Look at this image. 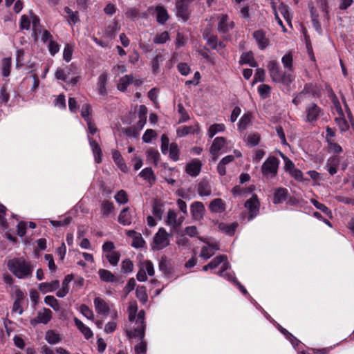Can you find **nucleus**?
Masks as SVG:
<instances>
[{"mask_svg":"<svg viewBox=\"0 0 354 354\" xmlns=\"http://www.w3.org/2000/svg\"><path fill=\"white\" fill-rule=\"evenodd\" d=\"M241 64H248L251 67H257L258 64L253 57L252 52L243 53L240 57Z\"/></svg>","mask_w":354,"mask_h":354,"instance_id":"obj_24","label":"nucleus"},{"mask_svg":"<svg viewBox=\"0 0 354 354\" xmlns=\"http://www.w3.org/2000/svg\"><path fill=\"white\" fill-rule=\"evenodd\" d=\"M160 156L159 152L154 148H150L147 151V160L151 161L155 165H158Z\"/></svg>","mask_w":354,"mask_h":354,"instance_id":"obj_45","label":"nucleus"},{"mask_svg":"<svg viewBox=\"0 0 354 354\" xmlns=\"http://www.w3.org/2000/svg\"><path fill=\"white\" fill-rule=\"evenodd\" d=\"M278 10L280 12L281 15L283 17L285 20L288 23H291V15L289 11V8L288 6L283 4V3H280L278 7Z\"/></svg>","mask_w":354,"mask_h":354,"instance_id":"obj_49","label":"nucleus"},{"mask_svg":"<svg viewBox=\"0 0 354 354\" xmlns=\"http://www.w3.org/2000/svg\"><path fill=\"white\" fill-rule=\"evenodd\" d=\"M169 234L165 228L160 227L153 236V250H161L169 245Z\"/></svg>","mask_w":354,"mask_h":354,"instance_id":"obj_6","label":"nucleus"},{"mask_svg":"<svg viewBox=\"0 0 354 354\" xmlns=\"http://www.w3.org/2000/svg\"><path fill=\"white\" fill-rule=\"evenodd\" d=\"M199 131L200 127L198 124L196 123L194 125L180 127L177 129L176 133L178 137H184L188 134L198 133Z\"/></svg>","mask_w":354,"mask_h":354,"instance_id":"obj_17","label":"nucleus"},{"mask_svg":"<svg viewBox=\"0 0 354 354\" xmlns=\"http://www.w3.org/2000/svg\"><path fill=\"white\" fill-rule=\"evenodd\" d=\"M271 87L268 84H261L258 87V92L262 99H266L270 96Z\"/></svg>","mask_w":354,"mask_h":354,"instance_id":"obj_56","label":"nucleus"},{"mask_svg":"<svg viewBox=\"0 0 354 354\" xmlns=\"http://www.w3.org/2000/svg\"><path fill=\"white\" fill-rule=\"evenodd\" d=\"M64 11L68 15L67 20L70 25L75 24L80 21L77 11L74 12L69 7H65Z\"/></svg>","mask_w":354,"mask_h":354,"instance_id":"obj_40","label":"nucleus"},{"mask_svg":"<svg viewBox=\"0 0 354 354\" xmlns=\"http://www.w3.org/2000/svg\"><path fill=\"white\" fill-rule=\"evenodd\" d=\"M139 176L144 180H147L150 185L153 184L156 180L153 171L151 167H146L143 169L140 172Z\"/></svg>","mask_w":354,"mask_h":354,"instance_id":"obj_27","label":"nucleus"},{"mask_svg":"<svg viewBox=\"0 0 354 354\" xmlns=\"http://www.w3.org/2000/svg\"><path fill=\"white\" fill-rule=\"evenodd\" d=\"M324 110L316 103L311 102L305 107V121L307 123L315 124L319 118L323 115Z\"/></svg>","mask_w":354,"mask_h":354,"instance_id":"obj_5","label":"nucleus"},{"mask_svg":"<svg viewBox=\"0 0 354 354\" xmlns=\"http://www.w3.org/2000/svg\"><path fill=\"white\" fill-rule=\"evenodd\" d=\"M59 287V280H53L50 282H44L41 283L38 288L39 291H41L42 293L45 294L48 292H53L57 289H58Z\"/></svg>","mask_w":354,"mask_h":354,"instance_id":"obj_20","label":"nucleus"},{"mask_svg":"<svg viewBox=\"0 0 354 354\" xmlns=\"http://www.w3.org/2000/svg\"><path fill=\"white\" fill-rule=\"evenodd\" d=\"M159 268L165 274H170L172 271L171 263L165 257L161 259L159 263Z\"/></svg>","mask_w":354,"mask_h":354,"instance_id":"obj_50","label":"nucleus"},{"mask_svg":"<svg viewBox=\"0 0 354 354\" xmlns=\"http://www.w3.org/2000/svg\"><path fill=\"white\" fill-rule=\"evenodd\" d=\"M288 191L286 188L279 187L274 193L273 203L274 204L281 203L286 200Z\"/></svg>","mask_w":354,"mask_h":354,"instance_id":"obj_25","label":"nucleus"},{"mask_svg":"<svg viewBox=\"0 0 354 354\" xmlns=\"http://www.w3.org/2000/svg\"><path fill=\"white\" fill-rule=\"evenodd\" d=\"M205 207L201 202H194L191 205V212L192 216L196 220H200L203 217Z\"/></svg>","mask_w":354,"mask_h":354,"instance_id":"obj_19","label":"nucleus"},{"mask_svg":"<svg viewBox=\"0 0 354 354\" xmlns=\"http://www.w3.org/2000/svg\"><path fill=\"white\" fill-rule=\"evenodd\" d=\"M80 310L85 317H86L88 319L93 320V312L88 306H87L85 304H82L80 307Z\"/></svg>","mask_w":354,"mask_h":354,"instance_id":"obj_60","label":"nucleus"},{"mask_svg":"<svg viewBox=\"0 0 354 354\" xmlns=\"http://www.w3.org/2000/svg\"><path fill=\"white\" fill-rule=\"evenodd\" d=\"M341 131L344 132L349 129V124L344 116L336 117L335 119Z\"/></svg>","mask_w":354,"mask_h":354,"instance_id":"obj_55","label":"nucleus"},{"mask_svg":"<svg viewBox=\"0 0 354 354\" xmlns=\"http://www.w3.org/2000/svg\"><path fill=\"white\" fill-rule=\"evenodd\" d=\"M106 258L107 259L110 264H111L113 266H115L118 265L120 261V253L118 251H113L110 253H108L106 255Z\"/></svg>","mask_w":354,"mask_h":354,"instance_id":"obj_51","label":"nucleus"},{"mask_svg":"<svg viewBox=\"0 0 354 354\" xmlns=\"http://www.w3.org/2000/svg\"><path fill=\"white\" fill-rule=\"evenodd\" d=\"M52 311L49 308H43L38 311L37 317L30 321L32 325L37 324H48L52 319Z\"/></svg>","mask_w":354,"mask_h":354,"instance_id":"obj_9","label":"nucleus"},{"mask_svg":"<svg viewBox=\"0 0 354 354\" xmlns=\"http://www.w3.org/2000/svg\"><path fill=\"white\" fill-rule=\"evenodd\" d=\"M112 158L114 162L118 165L122 171L127 172L128 171V168L124 161V159L118 151L113 150L112 151Z\"/></svg>","mask_w":354,"mask_h":354,"instance_id":"obj_26","label":"nucleus"},{"mask_svg":"<svg viewBox=\"0 0 354 354\" xmlns=\"http://www.w3.org/2000/svg\"><path fill=\"white\" fill-rule=\"evenodd\" d=\"M95 311L99 315L107 316L111 310V306L103 299L95 297L93 301Z\"/></svg>","mask_w":354,"mask_h":354,"instance_id":"obj_10","label":"nucleus"},{"mask_svg":"<svg viewBox=\"0 0 354 354\" xmlns=\"http://www.w3.org/2000/svg\"><path fill=\"white\" fill-rule=\"evenodd\" d=\"M260 138V135L258 133L250 134L247 138V142L250 147H254L259 145Z\"/></svg>","mask_w":354,"mask_h":354,"instance_id":"obj_63","label":"nucleus"},{"mask_svg":"<svg viewBox=\"0 0 354 354\" xmlns=\"http://www.w3.org/2000/svg\"><path fill=\"white\" fill-rule=\"evenodd\" d=\"M194 0H176V8L177 10V16L180 17L184 21L189 18L190 11L189 6Z\"/></svg>","mask_w":354,"mask_h":354,"instance_id":"obj_8","label":"nucleus"},{"mask_svg":"<svg viewBox=\"0 0 354 354\" xmlns=\"http://www.w3.org/2000/svg\"><path fill=\"white\" fill-rule=\"evenodd\" d=\"M201 161L198 159H194L187 164L185 171L192 176H197L201 172Z\"/></svg>","mask_w":354,"mask_h":354,"instance_id":"obj_15","label":"nucleus"},{"mask_svg":"<svg viewBox=\"0 0 354 354\" xmlns=\"http://www.w3.org/2000/svg\"><path fill=\"white\" fill-rule=\"evenodd\" d=\"M238 226L236 223H232L231 224L220 223L219 228L225 234L232 236Z\"/></svg>","mask_w":354,"mask_h":354,"instance_id":"obj_44","label":"nucleus"},{"mask_svg":"<svg viewBox=\"0 0 354 354\" xmlns=\"http://www.w3.org/2000/svg\"><path fill=\"white\" fill-rule=\"evenodd\" d=\"M167 225L171 227L174 229L179 227L183 222V218H177V214L174 209H169L167 212V218L165 220Z\"/></svg>","mask_w":354,"mask_h":354,"instance_id":"obj_11","label":"nucleus"},{"mask_svg":"<svg viewBox=\"0 0 354 354\" xmlns=\"http://www.w3.org/2000/svg\"><path fill=\"white\" fill-rule=\"evenodd\" d=\"M253 37L256 40L259 48L263 50L269 45V39L266 37L263 30H257L253 32Z\"/></svg>","mask_w":354,"mask_h":354,"instance_id":"obj_16","label":"nucleus"},{"mask_svg":"<svg viewBox=\"0 0 354 354\" xmlns=\"http://www.w3.org/2000/svg\"><path fill=\"white\" fill-rule=\"evenodd\" d=\"M301 93L304 95H310L313 97H317L319 95V89L315 84L308 83L304 85Z\"/></svg>","mask_w":354,"mask_h":354,"instance_id":"obj_34","label":"nucleus"},{"mask_svg":"<svg viewBox=\"0 0 354 354\" xmlns=\"http://www.w3.org/2000/svg\"><path fill=\"white\" fill-rule=\"evenodd\" d=\"M44 302L50 306L54 310L59 311L60 305L59 301L54 296L48 295L44 298Z\"/></svg>","mask_w":354,"mask_h":354,"instance_id":"obj_47","label":"nucleus"},{"mask_svg":"<svg viewBox=\"0 0 354 354\" xmlns=\"http://www.w3.org/2000/svg\"><path fill=\"white\" fill-rule=\"evenodd\" d=\"M138 306L136 303H130L128 307L129 320L131 323L129 328L126 330L127 335L129 338L135 337L137 335L143 337L145 333V313L141 310L138 315H136Z\"/></svg>","mask_w":354,"mask_h":354,"instance_id":"obj_1","label":"nucleus"},{"mask_svg":"<svg viewBox=\"0 0 354 354\" xmlns=\"http://www.w3.org/2000/svg\"><path fill=\"white\" fill-rule=\"evenodd\" d=\"M12 65L11 57H5L1 61V75L3 77H8L10 73V68Z\"/></svg>","mask_w":354,"mask_h":354,"instance_id":"obj_38","label":"nucleus"},{"mask_svg":"<svg viewBox=\"0 0 354 354\" xmlns=\"http://www.w3.org/2000/svg\"><path fill=\"white\" fill-rule=\"evenodd\" d=\"M115 199L116 202L120 204H126L129 201L127 194L123 189L118 192L115 196Z\"/></svg>","mask_w":354,"mask_h":354,"instance_id":"obj_58","label":"nucleus"},{"mask_svg":"<svg viewBox=\"0 0 354 354\" xmlns=\"http://www.w3.org/2000/svg\"><path fill=\"white\" fill-rule=\"evenodd\" d=\"M74 323L77 329L84 335V337L87 339L93 337V334L92 330L84 324V323L78 318H74Z\"/></svg>","mask_w":354,"mask_h":354,"instance_id":"obj_23","label":"nucleus"},{"mask_svg":"<svg viewBox=\"0 0 354 354\" xmlns=\"http://www.w3.org/2000/svg\"><path fill=\"white\" fill-rule=\"evenodd\" d=\"M137 298L142 304H146L148 301V295L147 294L146 288L144 286H139L136 290Z\"/></svg>","mask_w":354,"mask_h":354,"instance_id":"obj_43","label":"nucleus"},{"mask_svg":"<svg viewBox=\"0 0 354 354\" xmlns=\"http://www.w3.org/2000/svg\"><path fill=\"white\" fill-rule=\"evenodd\" d=\"M268 69L273 82L289 85L292 82V76L288 72H283L276 60H271L268 64Z\"/></svg>","mask_w":354,"mask_h":354,"instance_id":"obj_3","label":"nucleus"},{"mask_svg":"<svg viewBox=\"0 0 354 354\" xmlns=\"http://www.w3.org/2000/svg\"><path fill=\"white\" fill-rule=\"evenodd\" d=\"M168 152L169 157L173 161H178L179 160L180 150L178 145L176 142H172L170 144Z\"/></svg>","mask_w":354,"mask_h":354,"instance_id":"obj_41","label":"nucleus"},{"mask_svg":"<svg viewBox=\"0 0 354 354\" xmlns=\"http://www.w3.org/2000/svg\"><path fill=\"white\" fill-rule=\"evenodd\" d=\"M227 259V257L223 254L218 255L216 257H214L210 262V265L213 269L216 268L218 266H219L223 261H225Z\"/></svg>","mask_w":354,"mask_h":354,"instance_id":"obj_64","label":"nucleus"},{"mask_svg":"<svg viewBox=\"0 0 354 354\" xmlns=\"http://www.w3.org/2000/svg\"><path fill=\"white\" fill-rule=\"evenodd\" d=\"M72 66L73 64L69 66H66V68H58L55 73V77L59 80L67 82V77L71 73Z\"/></svg>","mask_w":354,"mask_h":354,"instance_id":"obj_33","label":"nucleus"},{"mask_svg":"<svg viewBox=\"0 0 354 354\" xmlns=\"http://www.w3.org/2000/svg\"><path fill=\"white\" fill-rule=\"evenodd\" d=\"M225 129L223 124H214L211 125L207 131V135L212 138L217 133L223 132Z\"/></svg>","mask_w":354,"mask_h":354,"instance_id":"obj_42","label":"nucleus"},{"mask_svg":"<svg viewBox=\"0 0 354 354\" xmlns=\"http://www.w3.org/2000/svg\"><path fill=\"white\" fill-rule=\"evenodd\" d=\"M152 213L155 217L160 220L163 213L162 205L160 203L155 202L153 204Z\"/></svg>","mask_w":354,"mask_h":354,"instance_id":"obj_62","label":"nucleus"},{"mask_svg":"<svg viewBox=\"0 0 354 354\" xmlns=\"http://www.w3.org/2000/svg\"><path fill=\"white\" fill-rule=\"evenodd\" d=\"M46 340L50 344H55L61 341L60 336L54 330H48L46 333Z\"/></svg>","mask_w":354,"mask_h":354,"instance_id":"obj_46","label":"nucleus"},{"mask_svg":"<svg viewBox=\"0 0 354 354\" xmlns=\"http://www.w3.org/2000/svg\"><path fill=\"white\" fill-rule=\"evenodd\" d=\"M107 82V75L105 73H102L97 80V90L98 93L104 96L106 95V85Z\"/></svg>","mask_w":354,"mask_h":354,"instance_id":"obj_31","label":"nucleus"},{"mask_svg":"<svg viewBox=\"0 0 354 354\" xmlns=\"http://www.w3.org/2000/svg\"><path fill=\"white\" fill-rule=\"evenodd\" d=\"M203 37L207 40V44L213 49H218V41L217 36L211 34L210 32H205Z\"/></svg>","mask_w":354,"mask_h":354,"instance_id":"obj_37","label":"nucleus"},{"mask_svg":"<svg viewBox=\"0 0 354 354\" xmlns=\"http://www.w3.org/2000/svg\"><path fill=\"white\" fill-rule=\"evenodd\" d=\"M281 62L284 68H287L290 71H293V59L291 53H286L285 55H283L281 59Z\"/></svg>","mask_w":354,"mask_h":354,"instance_id":"obj_48","label":"nucleus"},{"mask_svg":"<svg viewBox=\"0 0 354 354\" xmlns=\"http://www.w3.org/2000/svg\"><path fill=\"white\" fill-rule=\"evenodd\" d=\"M98 274L100 279L104 282H113L115 280V276L108 270L100 269Z\"/></svg>","mask_w":354,"mask_h":354,"instance_id":"obj_36","label":"nucleus"},{"mask_svg":"<svg viewBox=\"0 0 354 354\" xmlns=\"http://www.w3.org/2000/svg\"><path fill=\"white\" fill-rule=\"evenodd\" d=\"M279 160L275 156H269L261 166V173L267 178H272L277 174Z\"/></svg>","mask_w":354,"mask_h":354,"instance_id":"obj_4","label":"nucleus"},{"mask_svg":"<svg viewBox=\"0 0 354 354\" xmlns=\"http://www.w3.org/2000/svg\"><path fill=\"white\" fill-rule=\"evenodd\" d=\"M133 82V75H126L122 77L119 80V82L118 84V89L120 91L124 92L127 91V87L132 84Z\"/></svg>","mask_w":354,"mask_h":354,"instance_id":"obj_30","label":"nucleus"},{"mask_svg":"<svg viewBox=\"0 0 354 354\" xmlns=\"http://www.w3.org/2000/svg\"><path fill=\"white\" fill-rule=\"evenodd\" d=\"M234 27L233 21H229L228 16L223 14L219 17L218 31L221 33H226Z\"/></svg>","mask_w":354,"mask_h":354,"instance_id":"obj_13","label":"nucleus"},{"mask_svg":"<svg viewBox=\"0 0 354 354\" xmlns=\"http://www.w3.org/2000/svg\"><path fill=\"white\" fill-rule=\"evenodd\" d=\"M209 209L212 212L221 213L225 210V203L221 198H215L209 203Z\"/></svg>","mask_w":354,"mask_h":354,"instance_id":"obj_22","label":"nucleus"},{"mask_svg":"<svg viewBox=\"0 0 354 354\" xmlns=\"http://www.w3.org/2000/svg\"><path fill=\"white\" fill-rule=\"evenodd\" d=\"M8 270L17 278L26 279L32 276L33 266L24 258H13L8 261Z\"/></svg>","mask_w":354,"mask_h":354,"instance_id":"obj_2","label":"nucleus"},{"mask_svg":"<svg viewBox=\"0 0 354 354\" xmlns=\"http://www.w3.org/2000/svg\"><path fill=\"white\" fill-rule=\"evenodd\" d=\"M140 265L149 276L151 277L154 275L155 271L153 268V265L151 261L149 260H145L141 261L140 263Z\"/></svg>","mask_w":354,"mask_h":354,"instance_id":"obj_52","label":"nucleus"},{"mask_svg":"<svg viewBox=\"0 0 354 354\" xmlns=\"http://www.w3.org/2000/svg\"><path fill=\"white\" fill-rule=\"evenodd\" d=\"M165 60L164 55L159 53L156 57L151 60V70L153 74H157L159 71L160 64Z\"/></svg>","mask_w":354,"mask_h":354,"instance_id":"obj_35","label":"nucleus"},{"mask_svg":"<svg viewBox=\"0 0 354 354\" xmlns=\"http://www.w3.org/2000/svg\"><path fill=\"white\" fill-rule=\"evenodd\" d=\"M339 165V159L337 157H332L328 160L326 167L328 173L333 176L337 172V166Z\"/></svg>","mask_w":354,"mask_h":354,"instance_id":"obj_32","label":"nucleus"},{"mask_svg":"<svg viewBox=\"0 0 354 354\" xmlns=\"http://www.w3.org/2000/svg\"><path fill=\"white\" fill-rule=\"evenodd\" d=\"M217 250H218V248L216 245L203 246L201 249L200 256L205 259H208L214 254Z\"/></svg>","mask_w":354,"mask_h":354,"instance_id":"obj_29","label":"nucleus"},{"mask_svg":"<svg viewBox=\"0 0 354 354\" xmlns=\"http://www.w3.org/2000/svg\"><path fill=\"white\" fill-rule=\"evenodd\" d=\"M156 20L160 24H164L169 19V15L167 10L161 6L156 8Z\"/></svg>","mask_w":354,"mask_h":354,"instance_id":"obj_28","label":"nucleus"},{"mask_svg":"<svg viewBox=\"0 0 354 354\" xmlns=\"http://www.w3.org/2000/svg\"><path fill=\"white\" fill-rule=\"evenodd\" d=\"M244 205L248 213L247 216L248 221L253 220L259 214L260 202L257 194H253L250 198L245 201Z\"/></svg>","mask_w":354,"mask_h":354,"instance_id":"obj_7","label":"nucleus"},{"mask_svg":"<svg viewBox=\"0 0 354 354\" xmlns=\"http://www.w3.org/2000/svg\"><path fill=\"white\" fill-rule=\"evenodd\" d=\"M121 270L126 274L131 272L133 270V262L129 259H124L121 263Z\"/></svg>","mask_w":354,"mask_h":354,"instance_id":"obj_59","label":"nucleus"},{"mask_svg":"<svg viewBox=\"0 0 354 354\" xmlns=\"http://www.w3.org/2000/svg\"><path fill=\"white\" fill-rule=\"evenodd\" d=\"M226 140L223 137H216L212 142L210 147V153L214 156V160H216L219 155V151L224 147Z\"/></svg>","mask_w":354,"mask_h":354,"instance_id":"obj_12","label":"nucleus"},{"mask_svg":"<svg viewBox=\"0 0 354 354\" xmlns=\"http://www.w3.org/2000/svg\"><path fill=\"white\" fill-rule=\"evenodd\" d=\"M328 151L330 153H340L342 151V147L336 143L333 140H328Z\"/></svg>","mask_w":354,"mask_h":354,"instance_id":"obj_57","label":"nucleus"},{"mask_svg":"<svg viewBox=\"0 0 354 354\" xmlns=\"http://www.w3.org/2000/svg\"><path fill=\"white\" fill-rule=\"evenodd\" d=\"M251 122V115L250 114H244L241 118V119L239 120V128L240 129H245L249 125V124Z\"/></svg>","mask_w":354,"mask_h":354,"instance_id":"obj_61","label":"nucleus"},{"mask_svg":"<svg viewBox=\"0 0 354 354\" xmlns=\"http://www.w3.org/2000/svg\"><path fill=\"white\" fill-rule=\"evenodd\" d=\"M133 216L129 207H124L119 214L118 221L122 225H129L132 223Z\"/></svg>","mask_w":354,"mask_h":354,"instance_id":"obj_18","label":"nucleus"},{"mask_svg":"<svg viewBox=\"0 0 354 354\" xmlns=\"http://www.w3.org/2000/svg\"><path fill=\"white\" fill-rule=\"evenodd\" d=\"M73 276L72 274H68L65 277L62 281V288L59 289L57 292L56 295L58 297H64L69 292V283L73 280Z\"/></svg>","mask_w":354,"mask_h":354,"instance_id":"obj_21","label":"nucleus"},{"mask_svg":"<svg viewBox=\"0 0 354 354\" xmlns=\"http://www.w3.org/2000/svg\"><path fill=\"white\" fill-rule=\"evenodd\" d=\"M114 205L112 202L104 201L101 205V212L104 216H108L113 210Z\"/></svg>","mask_w":354,"mask_h":354,"instance_id":"obj_54","label":"nucleus"},{"mask_svg":"<svg viewBox=\"0 0 354 354\" xmlns=\"http://www.w3.org/2000/svg\"><path fill=\"white\" fill-rule=\"evenodd\" d=\"M31 24V15H23L19 21V28L21 30H29Z\"/></svg>","mask_w":354,"mask_h":354,"instance_id":"obj_53","label":"nucleus"},{"mask_svg":"<svg viewBox=\"0 0 354 354\" xmlns=\"http://www.w3.org/2000/svg\"><path fill=\"white\" fill-rule=\"evenodd\" d=\"M126 234L132 238L131 246L135 248H143L145 245V241L143 239L140 233L136 232L135 230H128Z\"/></svg>","mask_w":354,"mask_h":354,"instance_id":"obj_14","label":"nucleus"},{"mask_svg":"<svg viewBox=\"0 0 354 354\" xmlns=\"http://www.w3.org/2000/svg\"><path fill=\"white\" fill-rule=\"evenodd\" d=\"M198 193L201 196H208L211 195L212 190L209 183L206 181H202L198 184Z\"/></svg>","mask_w":354,"mask_h":354,"instance_id":"obj_39","label":"nucleus"}]
</instances>
